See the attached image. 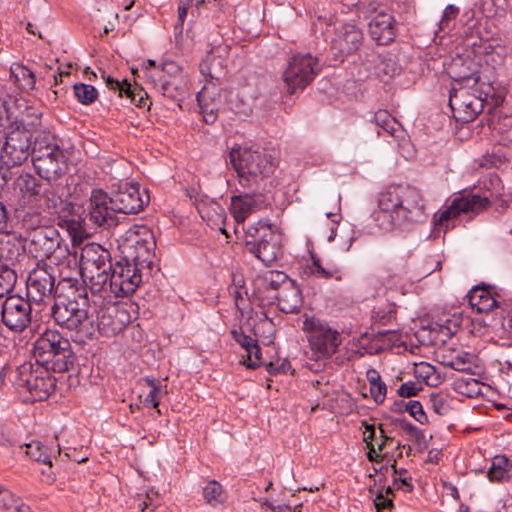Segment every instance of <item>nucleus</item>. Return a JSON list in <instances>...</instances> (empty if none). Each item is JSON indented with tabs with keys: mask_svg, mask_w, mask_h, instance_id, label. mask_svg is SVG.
<instances>
[{
	"mask_svg": "<svg viewBox=\"0 0 512 512\" xmlns=\"http://www.w3.org/2000/svg\"><path fill=\"white\" fill-rule=\"evenodd\" d=\"M57 295L60 300L51 307L54 321L62 328L76 332L81 340L91 338L94 328L88 316L87 287L77 277L61 275Z\"/></svg>",
	"mask_w": 512,
	"mask_h": 512,
	"instance_id": "f257e3e1",
	"label": "nucleus"
},
{
	"mask_svg": "<svg viewBox=\"0 0 512 512\" xmlns=\"http://www.w3.org/2000/svg\"><path fill=\"white\" fill-rule=\"evenodd\" d=\"M454 80L461 84L460 88H452L449 92V106L452 111L463 112V120L471 121L484 108V102L494 97V88L490 83H482L481 88L475 86L480 81L478 73L459 75Z\"/></svg>",
	"mask_w": 512,
	"mask_h": 512,
	"instance_id": "f03ea898",
	"label": "nucleus"
},
{
	"mask_svg": "<svg viewBox=\"0 0 512 512\" xmlns=\"http://www.w3.org/2000/svg\"><path fill=\"white\" fill-rule=\"evenodd\" d=\"M383 205L394 208L395 219L399 228H408L411 225L426 220V207L424 198L419 189L409 185H396L384 191Z\"/></svg>",
	"mask_w": 512,
	"mask_h": 512,
	"instance_id": "7ed1b4c3",
	"label": "nucleus"
},
{
	"mask_svg": "<svg viewBox=\"0 0 512 512\" xmlns=\"http://www.w3.org/2000/svg\"><path fill=\"white\" fill-rule=\"evenodd\" d=\"M230 161L243 187H257L259 182L270 177L277 166L276 160L265 150L247 147L233 148Z\"/></svg>",
	"mask_w": 512,
	"mask_h": 512,
	"instance_id": "20e7f679",
	"label": "nucleus"
},
{
	"mask_svg": "<svg viewBox=\"0 0 512 512\" xmlns=\"http://www.w3.org/2000/svg\"><path fill=\"white\" fill-rule=\"evenodd\" d=\"M112 269L110 252L100 244L91 242L85 244L80 251L79 266L74 261L73 276L78 274L88 280L93 294L107 291V271Z\"/></svg>",
	"mask_w": 512,
	"mask_h": 512,
	"instance_id": "39448f33",
	"label": "nucleus"
},
{
	"mask_svg": "<svg viewBox=\"0 0 512 512\" xmlns=\"http://www.w3.org/2000/svg\"><path fill=\"white\" fill-rule=\"evenodd\" d=\"M36 362L53 372L67 371L73 365L70 342L58 331L46 330L34 343Z\"/></svg>",
	"mask_w": 512,
	"mask_h": 512,
	"instance_id": "423d86ee",
	"label": "nucleus"
},
{
	"mask_svg": "<svg viewBox=\"0 0 512 512\" xmlns=\"http://www.w3.org/2000/svg\"><path fill=\"white\" fill-rule=\"evenodd\" d=\"M245 249L265 266H271L282 255V236L271 224L259 221L247 228Z\"/></svg>",
	"mask_w": 512,
	"mask_h": 512,
	"instance_id": "0eeeda50",
	"label": "nucleus"
},
{
	"mask_svg": "<svg viewBox=\"0 0 512 512\" xmlns=\"http://www.w3.org/2000/svg\"><path fill=\"white\" fill-rule=\"evenodd\" d=\"M50 371L46 367L32 370L30 363H24L11 372L12 382L17 388H25L32 401H44L56 387V380Z\"/></svg>",
	"mask_w": 512,
	"mask_h": 512,
	"instance_id": "6e6552de",
	"label": "nucleus"
},
{
	"mask_svg": "<svg viewBox=\"0 0 512 512\" xmlns=\"http://www.w3.org/2000/svg\"><path fill=\"white\" fill-rule=\"evenodd\" d=\"M491 197L492 193L488 194L486 192L483 194L468 193L466 195L456 197L448 207L434 215V233L440 231L446 232L448 229L453 227L454 225L450 224L451 221L457 218L461 213H480L489 207Z\"/></svg>",
	"mask_w": 512,
	"mask_h": 512,
	"instance_id": "1a4fd4ad",
	"label": "nucleus"
},
{
	"mask_svg": "<svg viewBox=\"0 0 512 512\" xmlns=\"http://www.w3.org/2000/svg\"><path fill=\"white\" fill-rule=\"evenodd\" d=\"M64 263L59 266H51L48 264H38L29 272L27 277V296L34 302H41L46 297L53 295L58 298L57 292L60 286L61 273L63 272ZM68 276H72L69 274Z\"/></svg>",
	"mask_w": 512,
	"mask_h": 512,
	"instance_id": "9d476101",
	"label": "nucleus"
},
{
	"mask_svg": "<svg viewBox=\"0 0 512 512\" xmlns=\"http://www.w3.org/2000/svg\"><path fill=\"white\" fill-rule=\"evenodd\" d=\"M319 71L318 59L310 53L293 55L282 75L288 93L294 94L304 90Z\"/></svg>",
	"mask_w": 512,
	"mask_h": 512,
	"instance_id": "9b49d317",
	"label": "nucleus"
},
{
	"mask_svg": "<svg viewBox=\"0 0 512 512\" xmlns=\"http://www.w3.org/2000/svg\"><path fill=\"white\" fill-rule=\"evenodd\" d=\"M148 80L158 92L173 100H182L188 90L186 74L172 61L152 71Z\"/></svg>",
	"mask_w": 512,
	"mask_h": 512,
	"instance_id": "f8f14e48",
	"label": "nucleus"
},
{
	"mask_svg": "<svg viewBox=\"0 0 512 512\" xmlns=\"http://www.w3.org/2000/svg\"><path fill=\"white\" fill-rule=\"evenodd\" d=\"M303 330L308 333L310 347L319 358L330 357L341 344L339 332L316 317L306 318L303 321Z\"/></svg>",
	"mask_w": 512,
	"mask_h": 512,
	"instance_id": "ddd939ff",
	"label": "nucleus"
},
{
	"mask_svg": "<svg viewBox=\"0 0 512 512\" xmlns=\"http://www.w3.org/2000/svg\"><path fill=\"white\" fill-rule=\"evenodd\" d=\"M156 241L150 230L142 227L129 230L122 245L124 260H128L141 268H149L152 264Z\"/></svg>",
	"mask_w": 512,
	"mask_h": 512,
	"instance_id": "4468645a",
	"label": "nucleus"
},
{
	"mask_svg": "<svg viewBox=\"0 0 512 512\" xmlns=\"http://www.w3.org/2000/svg\"><path fill=\"white\" fill-rule=\"evenodd\" d=\"M143 268L124 260L112 264V269L107 271L109 290L116 297H123L135 292L142 282L141 270Z\"/></svg>",
	"mask_w": 512,
	"mask_h": 512,
	"instance_id": "2eb2a0df",
	"label": "nucleus"
},
{
	"mask_svg": "<svg viewBox=\"0 0 512 512\" xmlns=\"http://www.w3.org/2000/svg\"><path fill=\"white\" fill-rule=\"evenodd\" d=\"M32 135L10 126L1 148L0 159L7 167L22 165L32 155Z\"/></svg>",
	"mask_w": 512,
	"mask_h": 512,
	"instance_id": "dca6fc26",
	"label": "nucleus"
},
{
	"mask_svg": "<svg viewBox=\"0 0 512 512\" xmlns=\"http://www.w3.org/2000/svg\"><path fill=\"white\" fill-rule=\"evenodd\" d=\"M30 299L12 295L2 303V323L11 331L22 332L32 321Z\"/></svg>",
	"mask_w": 512,
	"mask_h": 512,
	"instance_id": "f3484780",
	"label": "nucleus"
},
{
	"mask_svg": "<svg viewBox=\"0 0 512 512\" xmlns=\"http://www.w3.org/2000/svg\"><path fill=\"white\" fill-rule=\"evenodd\" d=\"M131 317L125 307L118 303H108L97 311V328L105 337H113L124 330Z\"/></svg>",
	"mask_w": 512,
	"mask_h": 512,
	"instance_id": "a211bd4d",
	"label": "nucleus"
},
{
	"mask_svg": "<svg viewBox=\"0 0 512 512\" xmlns=\"http://www.w3.org/2000/svg\"><path fill=\"white\" fill-rule=\"evenodd\" d=\"M85 212V220L97 227L110 228L117 225L116 211L112 210L109 195L101 189L92 191Z\"/></svg>",
	"mask_w": 512,
	"mask_h": 512,
	"instance_id": "6ab92c4d",
	"label": "nucleus"
},
{
	"mask_svg": "<svg viewBox=\"0 0 512 512\" xmlns=\"http://www.w3.org/2000/svg\"><path fill=\"white\" fill-rule=\"evenodd\" d=\"M109 198L112 210L122 214H136L143 210L149 201L148 196L141 195L140 187L131 183L121 184Z\"/></svg>",
	"mask_w": 512,
	"mask_h": 512,
	"instance_id": "aec40b11",
	"label": "nucleus"
},
{
	"mask_svg": "<svg viewBox=\"0 0 512 512\" xmlns=\"http://www.w3.org/2000/svg\"><path fill=\"white\" fill-rule=\"evenodd\" d=\"M467 298L471 308L478 313H488L494 308H502L505 304L502 290L484 283L474 286L468 292Z\"/></svg>",
	"mask_w": 512,
	"mask_h": 512,
	"instance_id": "412c9836",
	"label": "nucleus"
},
{
	"mask_svg": "<svg viewBox=\"0 0 512 512\" xmlns=\"http://www.w3.org/2000/svg\"><path fill=\"white\" fill-rule=\"evenodd\" d=\"M26 246L34 258H49L60 246V235L52 227L36 229L30 234Z\"/></svg>",
	"mask_w": 512,
	"mask_h": 512,
	"instance_id": "4be33fe9",
	"label": "nucleus"
},
{
	"mask_svg": "<svg viewBox=\"0 0 512 512\" xmlns=\"http://www.w3.org/2000/svg\"><path fill=\"white\" fill-rule=\"evenodd\" d=\"M32 162L37 174L49 182L58 179L66 169L63 150L41 151L32 155Z\"/></svg>",
	"mask_w": 512,
	"mask_h": 512,
	"instance_id": "5701e85b",
	"label": "nucleus"
},
{
	"mask_svg": "<svg viewBox=\"0 0 512 512\" xmlns=\"http://www.w3.org/2000/svg\"><path fill=\"white\" fill-rule=\"evenodd\" d=\"M363 34L355 25L345 24L332 39V49L341 55H350L361 45Z\"/></svg>",
	"mask_w": 512,
	"mask_h": 512,
	"instance_id": "b1692460",
	"label": "nucleus"
},
{
	"mask_svg": "<svg viewBox=\"0 0 512 512\" xmlns=\"http://www.w3.org/2000/svg\"><path fill=\"white\" fill-rule=\"evenodd\" d=\"M266 206L261 194H240L231 198V212L237 223H242L246 218Z\"/></svg>",
	"mask_w": 512,
	"mask_h": 512,
	"instance_id": "393cba45",
	"label": "nucleus"
},
{
	"mask_svg": "<svg viewBox=\"0 0 512 512\" xmlns=\"http://www.w3.org/2000/svg\"><path fill=\"white\" fill-rule=\"evenodd\" d=\"M395 21L393 16L387 13H378L369 22V35L378 45H388L394 41Z\"/></svg>",
	"mask_w": 512,
	"mask_h": 512,
	"instance_id": "a878e982",
	"label": "nucleus"
},
{
	"mask_svg": "<svg viewBox=\"0 0 512 512\" xmlns=\"http://www.w3.org/2000/svg\"><path fill=\"white\" fill-rule=\"evenodd\" d=\"M278 307L284 313H297L302 307V293L300 288L290 280L281 288L277 296Z\"/></svg>",
	"mask_w": 512,
	"mask_h": 512,
	"instance_id": "bb28decb",
	"label": "nucleus"
},
{
	"mask_svg": "<svg viewBox=\"0 0 512 512\" xmlns=\"http://www.w3.org/2000/svg\"><path fill=\"white\" fill-rule=\"evenodd\" d=\"M233 339L246 351L247 359L243 361L249 369H255L259 365L261 359V348L256 339L246 335L241 329L232 330Z\"/></svg>",
	"mask_w": 512,
	"mask_h": 512,
	"instance_id": "cd10ccee",
	"label": "nucleus"
},
{
	"mask_svg": "<svg viewBox=\"0 0 512 512\" xmlns=\"http://www.w3.org/2000/svg\"><path fill=\"white\" fill-rule=\"evenodd\" d=\"M14 189L25 202H37L41 198V184L30 173H21L14 181Z\"/></svg>",
	"mask_w": 512,
	"mask_h": 512,
	"instance_id": "c85d7f7f",
	"label": "nucleus"
},
{
	"mask_svg": "<svg viewBox=\"0 0 512 512\" xmlns=\"http://www.w3.org/2000/svg\"><path fill=\"white\" fill-rule=\"evenodd\" d=\"M309 273L317 278L329 280L334 279L341 282L344 279L343 269L333 263H323L321 259L311 254V264L308 265Z\"/></svg>",
	"mask_w": 512,
	"mask_h": 512,
	"instance_id": "c756f323",
	"label": "nucleus"
},
{
	"mask_svg": "<svg viewBox=\"0 0 512 512\" xmlns=\"http://www.w3.org/2000/svg\"><path fill=\"white\" fill-rule=\"evenodd\" d=\"M41 116L42 114L37 108L24 105V110L20 111L19 115L15 116L10 126L23 129L33 136L38 130V127L41 126Z\"/></svg>",
	"mask_w": 512,
	"mask_h": 512,
	"instance_id": "7c9ffc66",
	"label": "nucleus"
},
{
	"mask_svg": "<svg viewBox=\"0 0 512 512\" xmlns=\"http://www.w3.org/2000/svg\"><path fill=\"white\" fill-rule=\"evenodd\" d=\"M59 445L56 448H48L40 441H32L25 444V453L33 460L52 466V457L60 455Z\"/></svg>",
	"mask_w": 512,
	"mask_h": 512,
	"instance_id": "2f4dec72",
	"label": "nucleus"
},
{
	"mask_svg": "<svg viewBox=\"0 0 512 512\" xmlns=\"http://www.w3.org/2000/svg\"><path fill=\"white\" fill-rule=\"evenodd\" d=\"M487 477L492 482L507 481L512 478V462L504 455L493 458Z\"/></svg>",
	"mask_w": 512,
	"mask_h": 512,
	"instance_id": "473e14b6",
	"label": "nucleus"
},
{
	"mask_svg": "<svg viewBox=\"0 0 512 512\" xmlns=\"http://www.w3.org/2000/svg\"><path fill=\"white\" fill-rule=\"evenodd\" d=\"M105 83L109 89L118 91L120 97L125 95L136 106H146L147 100L144 99L140 92L136 93L135 89H133L126 80L119 81L117 79L112 78L111 76H107L105 78Z\"/></svg>",
	"mask_w": 512,
	"mask_h": 512,
	"instance_id": "72a5a7b5",
	"label": "nucleus"
},
{
	"mask_svg": "<svg viewBox=\"0 0 512 512\" xmlns=\"http://www.w3.org/2000/svg\"><path fill=\"white\" fill-rule=\"evenodd\" d=\"M384 200V191L379 194L378 197V210L373 213V219L376 222V225L384 231L392 230L395 227H399L397 225V221L395 219L394 208L385 207L383 205Z\"/></svg>",
	"mask_w": 512,
	"mask_h": 512,
	"instance_id": "f704fd0d",
	"label": "nucleus"
},
{
	"mask_svg": "<svg viewBox=\"0 0 512 512\" xmlns=\"http://www.w3.org/2000/svg\"><path fill=\"white\" fill-rule=\"evenodd\" d=\"M286 282H290V279L285 273L280 271H267L257 276L255 280V284L259 289L279 291H281Z\"/></svg>",
	"mask_w": 512,
	"mask_h": 512,
	"instance_id": "c9c22d12",
	"label": "nucleus"
},
{
	"mask_svg": "<svg viewBox=\"0 0 512 512\" xmlns=\"http://www.w3.org/2000/svg\"><path fill=\"white\" fill-rule=\"evenodd\" d=\"M461 318L453 315L451 318L439 319L431 324V330L438 333L442 342L450 339L459 329Z\"/></svg>",
	"mask_w": 512,
	"mask_h": 512,
	"instance_id": "e433bc0d",
	"label": "nucleus"
},
{
	"mask_svg": "<svg viewBox=\"0 0 512 512\" xmlns=\"http://www.w3.org/2000/svg\"><path fill=\"white\" fill-rule=\"evenodd\" d=\"M229 292L232 295L235 303V307L243 316L246 309L248 308L247 290L244 287V281L242 278H233V286L229 288Z\"/></svg>",
	"mask_w": 512,
	"mask_h": 512,
	"instance_id": "4c0bfd02",
	"label": "nucleus"
},
{
	"mask_svg": "<svg viewBox=\"0 0 512 512\" xmlns=\"http://www.w3.org/2000/svg\"><path fill=\"white\" fill-rule=\"evenodd\" d=\"M32 149V155L40 154L41 151L52 152L54 150H61L57 144L56 137L46 130L39 132L35 137Z\"/></svg>",
	"mask_w": 512,
	"mask_h": 512,
	"instance_id": "58836bf2",
	"label": "nucleus"
},
{
	"mask_svg": "<svg viewBox=\"0 0 512 512\" xmlns=\"http://www.w3.org/2000/svg\"><path fill=\"white\" fill-rule=\"evenodd\" d=\"M17 273L7 265H0V298L11 296L17 282Z\"/></svg>",
	"mask_w": 512,
	"mask_h": 512,
	"instance_id": "ea45409f",
	"label": "nucleus"
},
{
	"mask_svg": "<svg viewBox=\"0 0 512 512\" xmlns=\"http://www.w3.org/2000/svg\"><path fill=\"white\" fill-rule=\"evenodd\" d=\"M41 197L44 198L46 206L52 213L60 214L61 212L70 211L73 209L71 203L64 201L55 192L48 189L41 190Z\"/></svg>",
	"mask_w": 512,
	"mask_h": 512,
	"instance_id": "a19ab883",
	"label": "nucleus"
},
{
	"mask_svg": "<svg viewBox=\"0 0 512 512\" xmlns=\"http://www.w3.org/2000/svg\"><path fill=\"white\" fill-rule=\"evenodd\" d=\"M198 211L202 219L212 221L214 225H218L219 222H223L225 211L217 202H213L210 205H199Z\"/></svg>",
	"mask_w": 512,
	"mask_h": 512,
	"instance_id": "79ce46f5",
	"label": "nucleus"
},
{
	"mask_svg": "<svg viewBox=\"0 0 512 512\" xmlns=\"http://www.w3.org/2000/svg\"><path fill=\"white\" fill-rule=\"evenodd\" d=\"M492 125L504 144L512 142V115H499Z\"/></svg>",
	"mask_w": 512,
	"mask_h": 512,
	"instance_id": "37998d69",
	"label": "nucleus"
},
{
	"mask_svg": "<svg viewBox=\"0 0 512 512\" xmlns=\"http://www.w3.org/2000/svg\"><path fill=\"white\" fill-rule=\"evenodd\" d=\"M11 74L23 88L33 89L36 83L35 74L28 67L17 64L11 67Z\"/></svg>",
	"mask_w": 512,
	"mask_h": 512,
	"instance_id": "c03bdc74",
	"label": "nucleus"
},
{
	"mask_svg": "<svg viewBox=\"0 0 512 512\" xmlns=\"http://www.w3.org/2000/svg\"><path fill=\"white\" fill-rule=\"evenodd\" d=\"M73 91L77 100L83 105L92 104L98 97L97 89L89 84L75 83Z\"/></svg>",
	"mask_w": 512,
	"mask_h": 512,
	"instance_id": "a18cd8bd",
	"label": "nucleus"
},
{
	"mask_svg": "<svg viewBox=\"0 0 512 512\" xmlns=\"http://www.w3.org/2000/svg\"><path fill=\"white\" fill-rule=\"evenodd\" d=\"M222 486L215 480H211L203 488V497L208 504L215 506L222 502Z\"/></svg>",
	"mask_w": 512,
	"mask_h": 512,
	"instance_id": "49530a36",
	"label": "nucleus"
},
{
	"mask_svg": "<svg viewBox=\"0 0 512 512\" xmlns=\"http://www.w3.org/2000/svg\"><path fill=\"white\" fill-rule=\"evenodd\" d=\"M459 393L472 397L480 393V382L474 378L458 379L455 383Z\"/></svg>",
	"mask_w": 512,
	"mask_h": 512,
	"instance_id": "de8ad7c7",
	"label": "nucleus"
},
{
	"mask_svg": "<svg viewBox=\"0 0 512 512\" xmlns=\"http://www.w3.org/2000/svg\"><path fill=\"white\" fill-rule=\"evenodd\" d=\"M206 93L207 87L204 86L203 89L197 93V101L201 108L204 121L208 124H212L216 120L217 115L215 114L213 107H210L209 104L204 103Z\"/></svg>",
	"mask_w": 512,
	"mask_h": 512,
	"instance_id": "09e8293b",
	"label": "nucleus"
},
{
	"mask_svg": "<svg viewBox=\"0 0 512 512\" xmlns=\"http://www.w3.org/2000/svg\"><path fill=\"white\" fill-rule=\"evenodd\" d=\"M430 404L433 411L438 415H447L450 411V405L444 395L432 394Z\"/></svg>",
	"mask_w": 512,
	"mask_h": 512,
	"instance_id": "8fccbe9b",
	"label": "nucleus"
},
{
	"mask_svg": "<svg viewBox=\"0 0 512 512\" xmlns=\"http://www.w3.org/2000/svg\"><path fill=\"white\" fill-rule=\"evenodd\" d=\"M158 504V493L155 491L147 492L145 498L138 499V508L141 512H153Z\"/></svg>",
	"mask_w": 512,
	"mask_h": 512,
	"instance_id": "3c124183",
	"label": "nucleus"
},
{
	"mask_svg": "<svg viewBox=\"0 0 512 512\" xmlns=\"http://www.w3.org/2000/svg\"><path fill=\"white\" fill-rule=\"evenodd\" d=\"M406 411L420 424H425L428 422L427 415L424 412L423 406L419 401H408V407L406 408Z\"/></svg>",
	"mask_w": 512,
	"mask_h": 512,
	"instance_id": "603ef678",
	"label": "nucleus"
},
{
	"mask_svg": "<svg viewBox=\"0 0 512 512\" xmlns=\"http://www.w3.org/2000/svg\"><path fill=\"white\" fill-rule=\"evenodd\" d=\"M471 358L469 353L463 352L454 356L448 363L452 369L456 371H466L470 369Z\"/></svg>",
	"mask_w": 512,
	"mask_h": 512,
	"instance_id": "864d4df0",
	"label": "nucleus"
},
{
	"mask_svg": "<svg viewBox=\"0 0 512 512\" xmlns=\"http://www.w3.org/2000/svg\"><path fill=\"white\" fill-rule=\"evenodd\" d=\"M399 427L406 432L409 436L413 437L416 440H420L423 436V433L420 429L414 426L412 423L408 422L405 419H396Z\"/></svg>",
	"mask_w": 512,
	"mask_h": 512,
	"instance_id": "5fc2aeb1",
	"label": "nucleus"
},
{
	"mask_svg": "<svg viewBox=\"0 0 512 512\" xmlns=\"http://www.w3.org/2000/svg\"><path fill=\"white\" fill-rule=\"evenodd\" d=\"M420 390H421V387H419L415 382L409 381V382L403 383L399 387L397 393L400 397L409 398L412 396H416Z\"/></svg>",
	"mask_w": 512,
	"mask_h": 512,
	"instance_id": "6e6d98bb",
	"label": "nucleus"
},
{
	"mask_svg": "<svg viewBox=\"0 0 512 512\" xmlns=\"http://www.w3.org/2000/svg\"><path fill=\"white\" fill-rule=\"evenodd\" d=\"M387 393L386 384L382 381L370 386V394L374 401L378 404L384 402Z\"/></svg>",
	"mask_w": 512,
	"mask_h": 512,
	"instance_id": "4d7b16f0",
	"label": "nucleus"
},
{
	"mask_svg": "<svg viewBox=\"0 0 512 512\" xmlns=\"http://www.w3.org/2000/svg\"><path fill=\"white\" fill-rule=\"evenodd\" d=\"M19 498H17L11 491L2 488L0 490V507L11 510Z\"/></svg>",
	"mask_w": 512,
	"mask_h": 512,
	"instance_id": "13d9d810",
	"label": "nucleus"
},
{
	"mask_svg": "<svg viewBox=\"0 0 512 512\" xmlns=\"http://www.w3.org/2000/svg\"><path fill=\"white\" fill-rule=\"evenodd\" d=\"M394 117L386 110H379L374 114L373 121L376 126L379 128H383L389 123L394 124Z\"/></svg>",
	"mask_w": 512,
	"mask_h": 512,
	"instance_id": "bf43d9fd",
	"label": "nucleus"
},
{
	"mask_svg": "<svg viewBox=\"0 0 512 512\" xmlns=\"http://www.w3.org/2000/svg\"><path fill=\"white\" fill-rule=\"evenodd\" d=\"M400 68L392 59H386L381 62L379 67V72L383 73L386 76L393 77L394 75L399 73Z\"/></svg>",
	"mask_w": 512,
	"mask_h": 512,
	"instance_id": "052dcab7",
	"label": "nucleus"
},
{
	"mask_svg": "<svg viewBox=\"0 0 512 512\" xmlns=\"http://www.w3.org/2000/svg\"><path fill=\"white\" fill-rule=\"evenodd\" d=\"M162 394V388H154L150 389L149 393L146 395L144 399V404L146 406H151L153 408H157L160 403V395Z\"/></svg>",
	"mask_w": 512,
	"mask_h": 512,
	"instance_id": "680f3d73",
	"label": "nucleus"
},
{
	"mask_svg": "<svg viewBox=\"0 0 512 512\" xmlns=\"http://www.w3.org/2000/svg\"><path fill=\"white\" fill-rule=\"evenodd\" d=\"M401 132H402L401 124L396 119H394L393 125L388 122V124L386 126H383V128H381L380 130L377 131V134L379 136H381L383 134H387L389 136L397 138L398 133H401Z\"/></svg>",
	"mask_w": 512,
	"mask_h": 512,
	"instance_id": "e2e57ef3",
	"label": "nucleus"
},
{
	"mask_svg": "<svg viewBox=\"0 0 512 512\" xmlns=\"http://www.w3.org/2000/svg\"><path fill=\"white\" fill-rule=\"evenodd\" d=\"M214 60L213 56L209 54L201 63H200V72L208 81L217 79V77L213 74L211 69V61Z\"/></svg>",
	"mask_w": 512,
	"mask_h": 512,
	"instance_id": "0e129e2a",
	"label": "nucleus"
},
{
	"mask_svg": "<svg viewBox=\"0 0 512 512\" xmlns=\"http://www.w3.org/2000/svg\"><path fill=\"white\" fill-rule=\"evenodd\" d=\"M435 371V366L424 362L420 363L416 368L417 376L422 378L423 380L429 378L430 375H434Z\"/></svg>",
	"mask_w": 512,
	"mask_h": 512,
	"instance_id": "69168bd1",
	"label": "nucleus"
},
{
	"mask_svg": "<svg viewBox=\"0 0 512 512\" xmlns=\"http://www.w3.org/2000/svg\"><path fill=\"white\" fill-rule=\"evenodd\" d=\"M459 13L458 7L454 5H448L443 13V16L441 18V25H446L450 20H453L457 17Z\"/></svg>",
	"mask_w": 512,
	"mask_h": 512,
	"instance_id": "338daca9",
	"label": "nucleus"
},
{
	"mask_svg": "<svg viewBox=\"0 0 512 512\" xmlns=\"http://www.w3.org/2000/svg\"><path fill=\"white\" fill-rule=\"evenodd\" d=\"M393 486H395L396 489H404L406 492L413 491V485L411 483V478L394 477L393 478Z\"/></svg>",
	"mask_w": 512,
	"mask_h": 512,
	"instance_id": "774afa93",
	"label": "nucleus"
}]
</instances>
